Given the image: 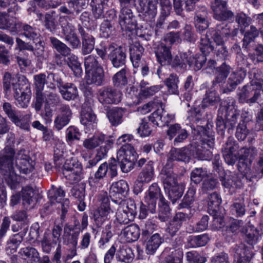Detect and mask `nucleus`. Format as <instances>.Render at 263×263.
Instances as JSON below:
<instances>
[{"label": "nucleus", "mask_w": 263, "mask_h": 263, "mask_svg": "<svg viewBox=\"0 0 263 263\" xmlns=\"http://www.w3.org/2000/svg\"><path fill=\"white\" fill-rule=\"evenodd\" d=\"M15 76H12L9 72H5L3 77V88L4 90L8 96L13 95V90H16L15 88Z\"/></svg>", "instance_id": "50"}, {"label": "nucleus", "mask_w": 263, "mask_h": 263, "mask_svg": "<svg viewBox=\"0 0 263 263\" xmlns=\"http://www.w3.org/2000/svg\"><path fill=\"white\" fill-rule=\"evenodd\" d=\"M79 235V231H72L68 223L65 224L63 235V243L67 246L77 247Z\"/></svg>", "instance_id": "32"}, {"label": "nucleus", "mask_w": 263, "mask_h": 263, "mask_svg": "<svg viewBox=\"0 0 263 263\" xmlns=\"http://www.w3.org/2000/svg\"><path fill=\"white\" fill-rule=\"evenodd\" d=\"M85 72L102 68L99 62V58L93 54L88 55L84 59Z\"/></svg>", "instance_id": "61"}, {"label": "nucleus", "mask_w": 263, "mask_h": 263, "mask_svg": "<svg viewBox=\"0 0 263 263\" xmlns=\"http://www.w3.org/2000/svg\"><path fill=\"white\" fill-rule=\"evenodd\" d=\"M179 78L176 74L172 73L165 81L164 83L167 88L168 91L170 94L178 95Z\"/></svg>", "instance_id": "52"}, {"label": "nucleus", "mask_w": 263, "mask_h": 263, "mask_svg": "<svg viewBox=\"0 0 263 263\" xmlns=\"http://www.w3.org/2000/svg\"><path fill=\"white\" fill-rule=\"evenodd\" d=\"M146 242V253L147 254H154L163 242V239L160 234L156 233L152 235L148 239L145 240Z\"/></svg>", "instance_id": "36"}, {"label": "nucleus", "mask_w": 263, "mask_h": 263, "mask_svg": "<svg viewBox=\"0 0 263 263\" xmlns=\"http://www.w3.org/2000/svg\"><path fill=\"white\" fill-rule=\"evenodd\" d=\"M213 12V17L219 21L231 20L234 17L233 12L227 7V2L223 0H213L211 4Z\"/></svg>", "instance_id": "15"}, {"label": "nucleus", "mask_w": 263, "mask_h": 263, "mask_svg": "<svg viewBox=\"0 0 263 263\" xmlns=\"http://www.w3.org/2000/svg\"><path fill=\"white\" fill-rule=\"evenodd\" d=\"M158 1L160 7V12L156 24L155 34L156 35H160L162 33L161 30L164 29L165 20L171 14L172 6L170 0Z\"/></svg>", "instance_id": "18"}, {"label": "nucleus", "mask_w": 263, "mask_h": 263, "mask_svg": "<svg viewBox=\"0 0 263 263\" xmlns=\"http://www.w3.org/2000/svg\"><path fill=\"white\" fill-rule=\"evenodd\" d=\"M108 171V165L107 163L101 164L98 170L94 174V177L89 178V183L91 186L98 184L100 180L103 179L106 175Z\"/></svg>", "instance_id": "48"}, {"label": "nucleus", "mask_w": 263, "mask_h": 263, "mask_svg": "<svg viewBox=\"0 0 263 263\" xmlns=\"http://www.w3.org/2000/svg\"><path fill=\"white\" fill-rule=\"evenodd\" d=\"M171 48V45H167L162 42L154 45L153 49L157 61L162 66L167 65L171 61L170 60L172 59Z\"/></svg>", "instance_id": "17"}, {"label": "nucleus", "mask_w": 263, "mask_h": 263, "mask_svg": "<svg viewBox=\"0 0 263 263\" xmlns=\"http://www.w3.org/2000/svg\"><path fill=\"white\" fill-rule=\"evenodd\" d=\"M221 198L217 192H213L208 196V210L210 215H216L220 212Z\"/></svg>", "instance_id": "37"}, {"label": "nucleus", "mask_w": 263, "mask_h": 263, "mask_svg": "<svg viewBox=\"0 0 263 263\" xmlns=\"http://www.w3.org/2000/svg\"><path fill=\"white\" fill-rule=\"evenodd\" d=\"M20 256L28 263L36 262L40 260L39 253L34 248L27 247L21 249Z\"/></svg>", "instance_id": "39"}, {"label": "nucleus", "mask_w": 263, "mask_h": 263, "mask_svg": "<svg viewBox=\"0 0 263 263\" xmlns=\"http://www.w3.org/2000/svg\"><path fill=\"white\" fill-rule=\"evenodd\" d=\"M105 140V137L103 135H95L92 137L85 139L83 141V146L88 150L95 149Z\"/></svg>", "instance_id": "51"}, {"label": "nucleus", "mask_w": 263, "mask_h": 263, "mask_svg": "<svg viewBox=\"0 0 263 263\" xmlns=\"http://www.w3.org/2000/svg\"><path fill=\"white\" fill-rule=\"evenodd\" d=\"M208 15V11L205 7L196 10L194 20L197 31L201 33L209 27Z\"/></svg>", "instance_id": "26"}, {"label": "nucleus", "mask_w": 263, "mask_h": 263, "mask_svg": "<svg viewBox=\"0 0 263 263\" xmlns=\"http://www.w3.org/2000/svg\"><path fill=\"white\" fill-rule=\"evenodd\" d=\"M220 101L219 94L215 91H206L203 98L201 105L202 108L214 106Z\"/></svg>", "instance_id": "54"}, {"label": "nucleus", "mask_w": 263, "mask_h": 263, "mask_svg": "<svg viewBox=\"0 0 263 263\" xmlns=\"http://www.w3.org/2000/svg\"><path fill=\"white\" fill-rule=\"evenodd\" d=\"M65 195V193L61 186L57 188L52 186V189L49 190L48 193V198L52 204L55 202L60 204L62 209L61 217L62 220L65 218L70 203L68 199H64Z\"/></svg>", "instance_id": "14"}, {"label": "nucleus", "mask_w": 263, "mask_h": 263, "mask_svg": "<svg viewBox=\"0 0 263 263\" xmlns=\"http://www.w3.org/2000/svg\"><path fill=\"white\" fill-rule=\"evenodd\" d=\"M128 72L126 67H124L117 72L112 77V83L116 87H121L127 83L126 74Z\"/></svg>", "instance_id": "60"}, {"label": "nucleus", "mask_w": 263, "mask_h": 263, "mask_svg": "<svg viewBox=\"0 0 263 263\" xmlns=\"http://www.w3.org/2000/svg\"><path fill=\"white\" fill-rule=\"evenodd\" d=\"M20 28L19 32L23 31L22 34L26 38L30 40H37L40 37V34L37 29L29 25L23 24L20 22Z\"/></svg>", "instance_id": "49"}, {"label": "nucleus", "mask_w": 263, "mask_h": 263, "mask_svg": "<svg viewBox=\"0 0 263 263\" xmlns=\"http://www.w3.org/2000/svg\"><path fill=\"white\" fill-rule=\"evenodd\" d=\"M230 66L223 62L220 66L216 69L215 77L213 81V85L217 84H222L225 82L227 77L231 72Z\"/></svg>", "instance_id": "35"}, {"label": "nucleus", "mask_w": 263, "mask_h": 263, "mask_svg": "<svg viewBox=\"0 0 263 263\" xmlns=\"http://www.w3.org/2000/svg\"><path fill=\"white\" fill-rule=\"evenodd\" d=\"M206 61V55L203 54L199 55L196 54L194 57L191 52L189 61L191 62L188 63V66L194 70L198 71L203 67V65L205 64Z\"/></svg>", "instance_id": "53"}, {"label": "nucleus", "mask_w": 263, "mask_h": 263, "mask_svg": "<svg viewBox=\"0 0 263 263\" xmlns=\"http://www.w3.org/2000/svg\"><path fill=\"white\" fill-rule=\"evenodd\" d=\"M62 231V227L60 225H55L52 230L51 233H45L44 238L48 240L55 246L60 242V236Z\"/></svg>", "instance_id": "62"}, {"label": "nucleus", "mask_w": 263, "mask_h": 263, "mask_svg": "<svg viewBox=\"0 0 263 263\" xmlns=\"http://www.w3.org/2000/svg\"><path fill=\"white\" fill-rule=\"evenodd\" d=\"M259 35V31L256 27L251 25L250 29L245 32L242 40V48L250 50L252 48L251 44L253 43L256 37Z\"/></svg>", "instance_id": "40"}, {"label": "nucleus", "mask_w": 263, "mask_h": 263, "mask_svg": "<svg viewBox=\"0 0 263 263\" xmlns=\"http://www.w3.org/2000/svg\"><path fill=\"white\" fill-rule=\"evenodd\" d=\"M189 215L183 212H178L168 223L166 231L173 236L178 232L182 226L183 222L189 219Z\"/></svg>", "instance_id": "28"}, {"label": "nucleus", "mask_w": 263, "mask_h": 263, "mask_svg": "<svg viewBox=\"0 0 263 263\" xmlns=\"http://www.w3.org/2000/svg\"><path fill=\"white\" fill-rule=\"evenodd\" d=\"M168 253V254L164 258L165 263H182L183 250H172L165 248L163 253Z\"/></svg>", "instance_id": "45"}, {"label": "nucleus", "mask_w": 263, "mask_h": 263, "mask_svg": "<svg viewBox=\"0 0 263 263\" xmlns=\"http://www.w3.org/2000/svg\"><path fill=\"white\" fill-rule=\"evenodd\" d=\"M196 193V189L193 187L189 188L186 194L184 196L181 202L179 204V208H188L193 203L195 200V195Z\"/></svg>", "instance_id": "63"}, {"label": "nucleus", "mask_w": 263, "mask_h": 263, "mask_svg": "<svg viewBox=\"0 0 263 263\" xmlns=\"http://www.w3.org/2000/svg\"><path fill=\"white\" fill-rule=\"evenodd\" d=\"M246 76V71L241 68L239 70L232 72L229 78L226 87L221 92L223 93H229L233 91L240 84Z\"/></svg>", "instance_id": "25"}, {"label": "nucleus", "mask_w": 263, "mask_h": 263, "mask_svg": "<svg viewBox=\"0 0 263 263\" xmlns=\"http://www.w3.org/2000/svg\"><path fill=\"white\" fill-rule=\"evenodd\" d=\"M66 57H67L66 62L74 76L77 77H80L82 73V69L81 64L78 61V57L71 52Z\"/></svg>", "instance_id": "44"}, {"label": "nucleus", "mask_w": 263, "mask_h": 263, "mask_svg": "<svg viewBox=\"0 0 263 263\" xmlns=\"http://www.w3.org/2000/svg\"><path fill=\"white\" fill-rule=\"evenodd\" d=\"M164 197L162 195L160 189L156 183L152 184L146 193L145 196V201L150 204V210L154 211L155 206H156L157 201L159 199Z\"/></svg>", "instance_id": "30"}, {"label": "nucleus", "mask_w": 263, "mask_h": 263, "mask_svg": "<svg viewBox=\"0 0 263 263\" xmlns=\"http://www.w3.org/2000/svg\"><path fill=\"white\" fill-rule=\"evenodd\" d=\"M122 234L126 241L132 242L136 241L140 235V229L138 225L132 224L122 230Z\"/></svg>", "instance_id": "38"}, {"label": "nucleus", "mask_w": 263, "mask_h": 263, "mask_svg": "<svg viewBox=\"0 0 263 263\" xmlns=\"http://www.w3.org/2000/svg\"><path fill=\"white\" fill-rule=\"evenodd\" d=\"M154 163L152 161H149L146 164L142 171L139 174L137 179L139 180L144 182L145 183H149L153 178L154 176Z\"/></svg>", "instance_id": "43"}, {"label": "nucleus", "mask_w": 263, "mask_h": 263, "mask_svg": "<svg viewBox=\"0 0 263 263\" xmlns=\"http://www.w3.org/2000/svg\"><path fill=\"white\" fill-rule=\"evenodd\" d=\"M210 238L207 234L197 236H191L188 238V246L190 248H197L204 246Z\"/></svg>", "instance_id": "55"}, {"label": "nucleus", "mask_w": 263, "mask_h": 263, "mask_svg": "<svg viewBox=\"0 0 263 263\" xmlns=\"http://www.w3.org/2000/svg\"><path fill=\"white\" fill-rule=\"evenodd\" d=\"M49 40L52 47L63 56L66 57L71 52L70 47L57 38L51 36Z\"/></svg>", "instance_id": "59"}, {"label": "nucleus", "mask_w": 263, "mask_h": 263, "mask_svg": "<svg viewBox=\"0 0 263 263\" xmlns=\"http://www.w3.org/2000/svg\"><path fill=\"white\" fill-rule=\"evenodd\" d=\"M119 22L122 30L127 32L134 30L137 26L135 17L129 7H123L121 9Z\"/></svg>", "instance_id": "16"}, {"label": "nucleus", "mask_w": 263, "mask_h": 263, "mask_svg": "<svg viewBox=\"0 0 263 263\" xmlns=\"http://www.w3.org/2000/svg\"><path fill=\"white\" fill-rule=\"evenodd\" d=\"M124 110L122 108H114L107 112V117L112 126H117L122 122Z\"/></svg>", "instance_id": "47"}, {"label": "nucleus", "mask_w": 263, "mask_h": 263, "mask_svg": "<svg viewBox=\"0 0 263 263\" xmlns=\"http://www.w3.org/2000/svg\"><path fill=\"white\" fill-rule=\"evenodd\" d=\"M138 11L146 22L154 21L157 14L158 0H138Z\"/></svg>", "instance_id": "12"}, {"label": "nucleus", "mask_w": 263, "mask_h": 263, "mask_svg": "<svg viewBox=\"0 0 263 263\" xmlns=\"http://www.w3.org/2000/svg\"><path fill=\"white\" fill-rule=\"evenodd\" d=\"M35 101L34 107L36 111L41 110L43 103L45 101L47 104L55 105L60 101L58 95L50 90H55L57 83L56 74L52 72L41 73L34 75Z\"/></svg>", "instance_id": "2"}, {"label": "nucleus", "mask_w": 263, "mask_h": 263, "mask_svg": "<svg viewBox=\"0 0 263 263\" xmlns=\"http://www.w3.org/2000/svg\"><path fill=\"white\" fill-rule=\"evenodd\" d=\"M199 48L202 54L206 55L214 49L212 45L210 38L206 36V33L200 36Z\"/></svg>", "instance_id": "64"}, {"label": "nucleus", "mask_w": 263, "mask_h": 263, "mask_svg": "<svg viewBox=\"0 0 263 263\" xmlns=\"http://www.w3.org/2000/svg\"><path fill=\"white\" fill-rule=\"evenodd\" d=\"M20 22L10 18L6 13H0V29L8 30L12 35L19 32Z\"/></svg>", "instance_id": "31"}, {"label": "nucleus", "mask_w": 263, "mask_h": 263, "mask_svg": "<svg viewBox=\"0 0 263 263\" xmlns=\"http://www.w3.org/2000/svg\"><path fill=\"white\" fill-rule=\"evenodd\" d=\"M55 82L63 98L67 101L74 100L78 96V91L76 86L69 83H64L56 74Z\"/></svg>", "instance_id": "19"}, {"label": "nucleus", "mask_w": 263, "mask_h": 263, "mask_svg": "<svg viewBox=\"0 0 263 263\" xmlns=\"http://www.w3.org/2000/svg\"><path fill=\"white\" fill-rule=\"evenodd\" d=\"M15 88L13 96L21 107L25 108L28 106L31 96L30 84L25 77L22 75L15 76Z\"/></svg>", "instance_id": "8"}, {"label": "nucleus", "mask_w": 263, "mask_h": 263, "mask_svg": "<svg viewBox=\"0 0 263 263\" xmlns=\"http://www.w3.org/2000/svg\"><path fill=\"white\" fill-rule=\"evenodd\" d=\"M108 58L112 66L116 68L126 67V50L121 46L112 49L108 55Z\"/></svg>", "instance_id": "23"}, {"label": "nucleus", "mask_w": 263, "mask_h": 263, "mask_svg": "<svg viewBox=\"0 0 263 263\" xmlns=\"http://www.w3.org/2000/svg\"><path fill=\"white\" fill-rule=\"evenodd\" d=\"M34 192L33 189L30 186H26L22 189L23 204L25 209H27L30 205L34 204L35 199L34 197Z\"/></svg>", "instance_id": "56"}, {"label": "nucleus", "mask_w": 263, "mask_h": 263, "mask_svg": "<svg viewBox=\"0 0 263 263\" xmlns=\"http://www.w3.org/2000/svg\"><path fill=\"white\" fill-rule=\"evenodd\" d=\"M71 110L69 105H62L60 108V113L54 121V127L60 130L67 125L71 119Z\"/></svg>", "instance_id": "27"}, {"label": "nucleus", "mask_w": 263, "mask_h": 263, "mask_svg": "<svg viewBox=\"0 0 263 263\" xmlns=\"http://www.w3.org/2000/svg\"><path fill=\"white\" fill-rule=\"evenodd\" d=\"M78 30L82 40L81 53L83 55L88 54L95 49L96 39L87 32L81 24L78 25Z\"/></svg>", "instance_id": "21"}, {"label": "nucleus", "mask_w": 263, "mask_h": 263, "mask_svg": "<svg viewBox=\"0 0 263 263\" xmlns=\"http://www.w3.org/2000/svg\"><path fill=\"white\" fill-rule=\"evenodd\" d=\"M86 81L89 85L95 84L101 85L104 78L103 68L92 70L90 72H86Z\"/></svg>", "instance_id": "41"}, {"label": "nucleus", "mask_w": 263, "mask_h": 263, "mask_svg": "<svg viewBox=\"0 0 263 263\" xmlns=\"http://www.w3.org/2000/svg\"><path fill=\"white\" fill-rule=\"evenodd\" d=\"M137 213V209L135 201L129 199L126 201L125 206L118 210L116 219L121 224H126L133 221Z\"/></svg>", "instance_id": "13"}, {"label": "nucleus", "mask_w": 263, "mask_h": 263, "mask_svg": "<svg viewBox=\"0 0 263 263\" xmlns=\"http://www.w3.org/2000/svg\"><path fill=\"white\" fill-rule=\"evenodd\" d=\"M129 190L127 182L123 180L114 182L109 190V196L116 203L120 202L125 197Z\"/></svg>", "instance_id": "20"}, {"label": "nucleus", "mask_w": 263, "mask_h": 263, "mask_svg": "<svg viewBox=\"0 0 263 263\" xmlns=\"http://www.w3.org/2000/svg\"><path fill=\"white\" fill-rule=\"evenodd\" d=\"M202 147L196 142H192L181 148H172L170 152L167 163L171 164L174 160L189 162L192 156L202 160L211 159L212 154L209 151L203 149Z\"/></svg>", "instance_id": "4"}, {"label": "nucleus", "mask_w": 263, "mask_h": 263, "mask_svg": "<svg viewBox=\"0 0 263 263\" xmlns=\"http://www.w3.org/2000/svg\"><path fill=\"white\" fill-rule=\"evenodd\" d=\"M191 52L180 53L178 55H175L174 57H172V59L170 60L167 65L170 66L172 68L177 71H184L186 69L188 65V63L190 62V55Z\"/></svg>", "instance_id": "29"}, {"label": "nucleus", "mask_w": 263, "mask_h": 263, "mask_svg": "<svg viewBox=\"0 0 263 263\" xmlns=\"http://www.w3.org/2000/svg\"><path fill=\"white\" fill-rule=\"evenodd\" d=\"M109 0H91L90 5L93 16L96 19L104 17V11L108 9Z\"/></svg>", "instance_id": "34"}, {"label": "nucleus", "mask_w": 263, "mask_h": 263, "mask_svg": "<svg viewBox=\"0 0 263 263\" xmlns=\"http://www.w3.org/2000/svg\"><path fill=\"white\" fill-rule=\"evenodd\" d=\"M133 138L131 135L125 134L120 137L118 143L123 144L117 153V161L120 163V168L123 173H128L133 168L136 160L134 147L128 142Z\"/></svg>", "instance_id": "5"}, {"label": "nucleus", "mask_w": 263, "mask_h": 263, "mask_svg": "<svg viewBox=\"0 0 263 263\" xmlns=\"http://www.w3.org/2000/svg\"><path fill=\"white\" fill-rule=\"evenodd\" d=\"M234 263H250L253 256L252 251L245 245H236L232 249Z\"/></svg>", "instance_id": "22"}, {"label": "nucleus", "mask_w": 263, "mask_h": 263, "mask_svg": "<svg viewBox=\"0 0 263 263\" xmlns=\"http://www.w3.org/2000/svg\"><path fill=\"white\" fill-rule=\"evenodd\" d=\"M74 17L68 15L61 16L59 18L61 33L64 40L72 49H78L81 46V41L76 32V28L72 24Z\"/></svg>", "instance_id": "7"}, {"label": "nucleus", "mask_w": 263, "mask_h": 263, "mask_svg": "<svg viewBox=\"0 0 263 263\" xmlns=\"http://www.w3.org/2000/svg\"><path fill=\"white\" fill-rule=\"evenodd\" d=\"M64 177L71 183H77L82 179V166L77 159H67L62 165Z\"/></svg>", "instance_id": "10"}, {"label": "nucleus", "mask_w": 263, "mask_h": 263, "mask_svg": "<svg viewBox=\"0 0 263 263\" xmlns=\"http://www.w3.org/2000/svg\"><path fill=\"white\" fill-rule=\"evenodd\" d=\"M159 214L158 218L162 222L167 221L171 216V209L168 202L164 197L160 198L158 203Z\"/></svg>", "instance_id": "46"}, {"label": "nucleus", "mask_w": 263, "mask_h": 263, "mask_svg": "<svg viewBox=\"0 0 263 263\" xmlns=\"http://www.w3.org/2000/svg\"><path fill=\"white\" fill-rule=\"evenodd\" d=\"M144 48L139 42H135L129 47L130 60L134 68H138L141 63V58L143 55Z\"/></svg>", "instance_id": "33"}, {"label": "nucleus", "mask_w": 263, "mask_h": 263, "mask_svg": "<svg viewBox=\"0 0 263 263\" xmlns=\"http://www.w3.org/2000/svg\"><path fill=\"white\" fill-rule=\"evenodd\" d=\"M134 255L132 250L126 246L120 247L116 253V259L118 261L130 263L133 260Z\"/></svg>", "instance_id": "42"}, {"label": "nucleus", "mask_w": 263, "mask_h": 263, "mask_svg": "<svg viewBox=\"0 0 263 263\" xmlns=\"http://www.w3.org/2000/svg\"><path fill=\"white\" fill-rule=\"evenodd\" d=\"M164 190L165 192L167 193L170 199L173 203H174L182 197L184 191V186L181 184H178Z\"/></svg>", "instance_id": "57"}, {"label": "nucleus", "mask_w": 263, "mask_h": 263, "mask_svg": "<svg viewBox=\"0 0 263 263\" xmlns=\"http://www.w3.org/2000/svg\"><path fill=\"white\" fill-rule=\"evenodd\" d=\"M14 160L16 169L21 174L27 175L34 170V162L24 149L15 154L11 146H6L0 151V174L4 176L10 187L15 189L19 184L18 176L14 170Z\"/></svg>", "instance_id": "1"}, {"label": "nucleus", "mask_w": 263, "mask_h": 263, "mask_svg": "<svg viewBox=\"0 0 263 263\" xmlns=\"http://www.w3.org/2000/svg\"><path fill=\"white\" fill-rule=\"evenodd\" d=\"M172 166V164L167 163L160 173V179L164 190L179 184L177 181V175L174 173Z\"/></svg>", "instance_id": "24"}, {"label": "nucleus", "mask_w": 263, "mask_h": 263, "mask_svg": "<svg viewBox=\"0 0 263 263\" xmlns=\"http://www.w3.org/2000/svg\"><path fill=\"white\" fill-rule=\"evenodd\" d=\"M122 94L120 91L112 86H104L98 91V101L102 105L117 104L122 100Z\"/></svg>", "instance_id": "11"}, {"label": "nucleus", "mask_w": 263, "mask_h": 263, "mask_svg": "<svg viewBox=\"0 0 263 263\" xmlns=\"http://www.w3.org/2000/svg\"><path fill=\"white\" fill-rule=\"evenodd\" d=\"M239 115L233 98L229 97L222 101L218 110L216 122L218 134L223 137L226 129L229 133H232Z\"/></svg>", "instance_id": "3"}, {"label": "nucleus", "mask_w": 263, "mask_h": 263, "mask_svg": "<svg viewBox=\"0 0 263 263\" xmlns=\"http://www.w3.org/2000/svg\"><path fill=\"white\" fill-rule=\"evenodd\" d=\"M242 165L245 166V170H243V167L241 166V162H238V168L239 172H241L240 173H230L229 174L226 173L223 176L220 177L222 185L225 188L229 189L230 191L234 192L235 189L242 187L245 180L253 182L254 179L256 178L255 176H251L250 174H248L250 171L249 167L243 163H242Z\"/></svg>", "instance_id": "6"}, {"label": "nucleus", "mask_w": 263, "mask_h": 263, "mask_svg": "<svg viewBox=\"0 0 263 263\" xmlns=\"http://www.w3.org/2000/svg\"><path fill=\"white\" fill-rule=\"evenodd\" d=\"M99 30L100 36L105 39L113 36L116 33L114 26L108 20H104L101 24Z\"/></svg>", "instance_id": "58"}, {"label": "nucleus", "mask_w": 263, "mask_h": 263, "mask_svg": "<svg viewBox=\"0 0 263 263\" xmlns=\"http://www.w3.org/2000/svg\"><path fill=\"white\" fill-rule=\"evenodd\" d=\"M101 204L98 209L95 211L93 219L98 227H100L106 220H109L113 214V211L110 206L109 199L107 192L101 193L99 196Z\"/></svg>", "instance_id": "9"}]
</instances>
